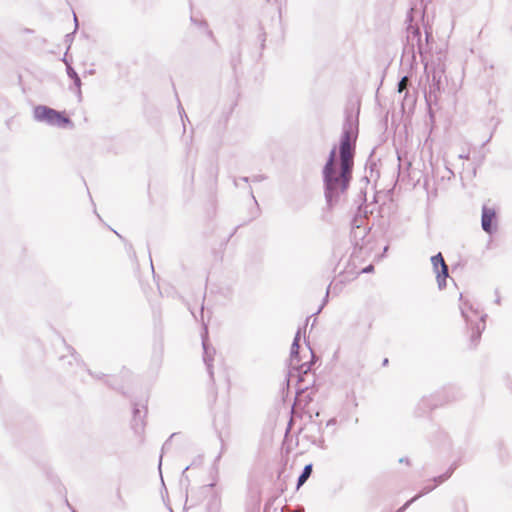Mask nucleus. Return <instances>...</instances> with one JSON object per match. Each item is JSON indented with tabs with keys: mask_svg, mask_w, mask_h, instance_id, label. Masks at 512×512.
<instances>
[{
	"mask_svg": "<svg viewBox=\"0 0 512 512\" xmlns=\"http://www.w3.org/2000/svg\"><path fill=\"white\" fill-rule=\"evenodd\" d=\"M360 108L361 102L358 98H348L339 142L332 146L322 167L324 196L329 208L339 202L353 178Z\"/></svg>",
	"mask_w": 512,
	"mask_h": 512,
	"instance_id": "f257e3e1",
	"label": "nucleus"
},
{
	"mask_svg": "<svg viewBox=\"0 0 512 512\" xmlns=\"http://www.w3.org/2000/svg\"><path fill=\"white\" fill-rule=\"evenodd\" d=\"M308 349L311 353V359L290 368L288 376H294L297 378L296 381V396L301 397L302 393H306L309 390L318 389L316 385V374L312 371L314 361L317 360L310 343L305 341Z\"/></svg>",
	"mask_w": 512,
	"mask_h": 512,
	"instance_id": "f03ea898",
	"label": "nucleus"
},
{
	"mask_svg": "<svg viewBox=\"0 0 512 512\" xmlns=\"http://www.w3.org/2000/svg\"><path fill=\"white\" fill-rule=\"evenodd\" d=\"M33 117L37 122L45 123L58 128H73L74 123L65 111H58L47 105H36L33 108Z\"/></svg>",
	"mask_w": 512,
	"mask_h": 512,
	"instance_id": "7ed1b4c3",
	"label": "nucleus"
},
{
	"mask_svg": "<svg viewBox=\"0 0 512 512\" xmlns=\"http://www.w3.org/2000/svg\"><path fill=\"white\" fill-rule=\"evenodd\" d=\"M406 44L404 46V52L412 53L413 55L417 52L421 60L425 59V55L432 50L431 44H427L422 38L421 29L417 24L413 23L410 19V15L406 18Z\"/></svg>",
	"mask_w": 512,
	"mask_h": 512,
	"instance_id": "20e7f679",
	"label": "nucleus"
},
{
	"mask_svg": "<svg viewBox=\"0 0 512 512\" xmlns=\"http://www.w3.org/2000/svg\"><path fill=\"white\" fill-rule=\"evenodd\" d=\"M460 460H455L450 466L449 468L443 473V474H440L438 476H435L433 477L432 479H430L429 481L430 482H433L432 485L430 484H426L419 493H417L415 496H413L411 499H409L410 501H412V503H414L415 501H417L419 498L423 497L424 495L432 492L437 486L441 485L442 483H444L445 481H447L451 476L452 474L454 473V471L460 466Z\"/></svg>",
	"mask_w": 512,
	"mask_h": 512,
	"instance_id": "39448f33",
	"label": "nucleus"
},
{
	"mask_svg": "<svg viewBox=\"0 0 512 512\" xmlns=\"http://www.w3.org/2000/svg\"><path fill=\"white\" fill-rule=\"evenodd\" d=\"M147 412V400L145 403L132 401L131 428L136 435H141L144 432Z\"/></svg>",
	"mask_w": 512,
	"mask_h": 512,
	"instance_id": "423d86ee",
	"label": "nucleus"
},
{
	"mask_svg": "<svg viewBox=\"0 0 512 512\" xmlns=\"http://www.w3.org/2000/svg\"><path fill=\"white\" fill-rule=\"evenodd\" d=\"M430 260L433 272L436 275L438 288L443 290L447 286V278L449 277L448 265L446 264L441 252L433 255Z\"/></svg>",
	"mask_w": 512,
	"mask_h": 512,
	"instance_id": "0eeeda50",
	"label": "nucleus"
},
{
	"mask_svg": "<svg viewBox=\"0 0 512 512\" xmlns=\"http://www.w3.org/2000/svg\"><path fill=\"white\" fill-rule=\"evenodd\" d=\"M481 227L488 235H493L498 230V216L495 208L482 206Z\"/></svg>",
	"mask_w": 512,
	"mask_h": 512,
	"instance_id": "6e6552de",
	"label": "nucleus"
},
{
	"mask_svg": "<svg viewBox=\"0 0 512 512\" xmlns=\"http://www.w3.org/2000/svg\"><path fill=\"white\" fill-rule=\"evenodd\" d=\"M201 338H202V348H203V362L206 366V369L210 376V379L213 380V377H214L213 359H214L215 349L209 343L208 329L206 326H204V328H203V331L201 333Z\"/></svg>",
	"mask_w": 512,
	"mask_h": 512,
	"instance_id": "1a4fd4ad",
	"label": "nucleus"
},
{
	"mask_svg": "<svg viewBox=\"0 0 512 512\" xmlns=\"http://www.w3.org/2000/svg\"><path fill=\"white\" fill-rule=\"evenodd\" d=\"M486 318L487 314H483L480 317V321L478 323H471L470 329H471V335H470V342L471 345L474 347L479 343L481 339L482 332L484 331L486 327Z\"/></svg>",
	"mask_w": 512,
	"mask_h": 512,
	"instance_id": "9d476101",
	"label": "nucleus"
},
{
	"mask_svg": "<svg viewBox=\"0 0 512 512\" xmlns=\"http://www.w3.org/2000/svg\"><path fill=\"white\" fill-rule=\"evenodd\" d=\"M66 73L69 79L73 82V86L75 87V93L77 95L78 101L82 100V81L80 76L78 75L77 71L74 69V67L71 64H68L66 67Z\"/></svg>",
	"mask_w": 512,
	"mask_h": 512,
	"instance_id": "9b49d317",
	"label": "nucleus"
},
{
	"mask_svg": "<svg viewBox=\"0 0 512 512\" xmlns=\"http://www.w3.org/2000/svg\"><path fill=\"white\" fill-rule=\"evenodd\" d=\"M300 350V343L298 341H292L291 348H290V356H289V365L288 368H293L296 365L301 364V358L299 355Z\"/></svg>",
	"mask_w": 512,
	"mask_h": 512,
	"instance_id": "f8f14e48",
	"label": "nucleus"
},
{
	"mask_svg": "<svg viewBox=\"0 0 512 512\" xmlns=\"http://www.w3.org/2000/svg\"><path fill=\"white\" fill-rule=\"evenodd\" d=\"M312 472H313V464L312 463L306 464L303 467L300 475L297 478L296 489H299L301 486H303L306 483V481L311 476Z\"/></svg>",
	"mask_w": 512,
	"mask_h": 512,
	"instance_id": "ddd939ff",
	"label": "nucleus"
},
{
	"mask_svg": "<svg viewBox=\"0 0 512 512\" xmlns=\"http://www.w3.org/2000/svg\"><path fill=\"white\" fill-rule=\"evenodd\" d=\"M428 80H429V84H428V88H426V89L430 90L432 92L434 91V92L440 93L441 87H442L440 73L434 71L432 73L431 79L428 78Z\"/></svg>",
	"mask_w": 512,
	"mask_h": 512,
	"instance_id": "4468645a",
	"label": "nucleus"
},
{
	"mask_svg": "<svg viewBox=\"0 0 512 512\" xmlns=\"http://www.w3.org/2000/svg\"><path fill=\"white\" fill-rule=\"evenodd\" d=\"M190 21L192 24L198 26L199 28H202L205 30V33L206 35L211 38L212 40H214V34H213V31L211 29H209V26H208V22L205 20V19H198L197 17H195L194 15H191L190 16Z\"/></svg>",
	"mask_w": 512,
	"mask_h": 512,
	"instance_id": "2eb2a0df",
	"label": "nucleus"
},
{
	"mask_svg": "<svg viewBox=\"0 0 512 512\" xmlns=\"http://www.w3.org/2000/svg\"><path fill=\"white\" fill-rule=\"evenodd\" d=\"M438 406L437 403L433 402L430 398H423L420 403L418 404V410H421L422 415L423 413H426L427 410L431 411L435 409Z\"/></svg>",
	"mask_w": 512,
	"mask_h": 512,
	"instance_id": "dca6fc26",
	"label": "nucleus"
},
{
	"mask_svg": "<svg viewBox=\"0 0 512 512\" xmlns=\"http://www.w3.org/2000/svg\"><path fill=\"white\" fill-rule=\"evenodd\" d=\"M438 94L439 93L434 92V91L432 92L430 90H427L426 88L424 89V97H425V101H426V104H427V107L429 110L431 109V106L433 104L437 103Z\"/></svg>",
	"mask_w": 512,
	"mask_h": 512,
	"instance_id": "f3484780",
	"label": "nucleus"
},
{
	"mask_svg": "<svg viewBox=\"0 0 512 512\" xmlns=\"http://www.w3.org/2000/svg\"><path fill=\"white\" fill-rule=\"evenodd\" d=\"M454 512H468L467 503L465 499L458 498L453 501Z\"/></svg>",
	"mask_w": 512,
	"mask_h": 512,
	"instance_id": "a211bd4d",
	"label": "nucleus"
},
{
	"mask_svg": "<svg viewBox=\"0 0 512 512\" xmlns=\"http://www.w3.org/2000/svg\"><path fill=\"white\" fill-rule=\"evenodd\" d=\"M193 465H195V462H193L191 465L186 466L185 469L182 471V474H181L180 485H181V487H185L186 493L188 492V487L190 485V480H189V477L187 475V471Z\"/></svg>",
	"mask_w": 512,
	"mask_h": 512,
	"instance_id": "6ab92c4d",
	"label": "nucleus"
},
{
	"mask_svg": "<svg viewBox=\"0 0 512 512\" xmlns=\"http://www.w3.org/2000/svg\"><path fill=\"white\" fill-rule=\"evenodd\" d=\"M110 388L119 391L121 394L126 395V392L123 390V385L120 384L116 378L113 380H106L105 382Z\"/></svg>",
	"mask_w": 512,
	"mask_h": 512,
	"instance_id": "aec40b11",
	"label": "nucleus"
},
{
	"mask_svg": "<svg viewBox=\"0 0 512 512\" xmlns=\"http://www.w3.org/2000/svg\"><path fill=\"white\" fill-rule=\"evenodd\" d=\"M74 21H75V29L73 32L71 33H67L65 35V43L68 45V48L71 46L73 40H74V37H75V33L77 31V28H78V21H77V17L74 15Z\"/></svg>",
	"mask_w": 512,
	"mask_h": 512,
	"instance_id": "412c9836",
	"label": "nucleus"
},
{
	"mask_svg": "<svg viewBox=\"0 0 512 512\" xmlns=\"http://www.w3.org/2000/svg\"><path fill=\"white\" fill-rule=\"evenodd\" d=\"M318 391V389L309 390L304 393V398L301 400L304 403V407L308 406L313 401V395Z\"/></svg>",
	"mask_w": 512,
	"mask_h": 512,
	"instance_id": "4be33fe9",
	"label": "nucleus"
},
{
	"mask_svg": "<svg viewBox=\"0 0 512 512\" xmlns=\"http://www.w3.org/2000/svg\"><path fill=\"white\" fill-rule=\"evenodd\" d=\"M424 32H425V42L427 44H431V46L433 45V42H434V38H433V33H432V28L430 26H425L424 27Z\"/></svg>",
	"mask_w": 512,
	"mask_h": 512,
	"instance_id": "5701e85b",
	"label": "nucleus"
},
{
	"mask_svg": "<svg viewBox=\"0 0 512 512\" xmlns=\"http://www.w3.org/2000/svg\"><path fill=\"white\" fill-rule=\"evenodd\" d=\"M369 169L370 176L373 177L374 173L376 174V177H379V171L377 170V164L374 161H368L366 163V169Z\"/></svg>",
	"mask_w": 512,
	"mask_h": 512,
	"instance_id": "b1692460",
	"label": "nucleus"
},
{
	"mask_svg": "<svg viewBox=\"0 0 512 512\" xmlns=\"http://www.w3.org/2000/svg\"><path fill=\"white\" fill-rule=\"evenodd\" d=\"M250 195H251V197H252V199H253V201L255 203V206H256L255 210L252 212L251 218L249 219V221H252V220H254L255 218H257L259 216L260 208H259V205L257 203V200H256V198H255L251 188H250Z\"/></svg>",
	"mask_w": 512,
	"mask_h": 512,
	"instance_id": "393cba45",
	"label": "nucleus"
},
{
	"mask_svg": "<svg viewBox=\"0 0 512 512\" xmlns=\"http://www.w3.org/2000/svg\"><path fill=\"white\" fill-rule=\"evenodd\" d=\"M312 444L321 448V449H325L326 448V444H325V440L322 436H320L319 438H313L312 440Z\"/></svg>",
	"mask_w": 512,
	"mask_h": 512,
	"instance_id": "a878e982",
	"label": "nucleus"
},
{
	"mask_svg": "<svg viewBox=\"0 0 512 512\" xmlns=\"http://www.w3.org/2000/svg\"><path fill=\"white\" fill-rule=\"evenodd\" d=\"M260 34L258 36L259 40H260V47L261 49L263 50L265 48V42H266V33L265 31L263 30V27L260 26Z\"/></svg>",
	"mask_w": 512,
	"mask_h": 512,
	"instance_id": "bb28decb",
	"label": "nucleus"
},
{
	"mask_svg": "<svg viewBox=\"0 0 512 512\" xmlns=\"http://www.w3.org/2000/svg\"><path fill=\"white\" fill-rule=\"evenodd\" d=\"M176 436V433H172L170 437L164 442L162 446V452H164L166 449H168L171 446V439Z\"/></svg>",
	"mask_w": 512,
	"mask_h": 512,
	"instance_id": "cd10ccee",
	"label": "nucleus"
},
{
	"mask_svg": "<svg viewBox=\"0 0 512 512\" xmlns=\"http://www.w3.org/2000/svg\"><path fill=\"white\" fill-rule=\"evenodd\" d=\"M412 501L407 500L401 507H399L395 512H405L411 505Z\"/></svg>",
	"mask_w": 512,
	"mask_h": 512,
	"instance_id": "c85d7f7f",
	"label": "nucleus"
},
{
	"mask_svg": "<svg viewBox=\"0 0 512 512\" xmlns=\"http://www.w3.org/2000/svg\"><path fill=\"white\" fill-rule=\"evenodd\" d=\"M330 287H331V284L327 287V290H326V295L323 299V302L322 304L320 305L319 309H318V312L321 311V309L326 305L327 301H328V294H329V291H330Z\"/></svg>",
	"mask_w": 512,
	"mask_h": 512,
	"instance_id": "c756f323",
	"label": "nucleus"
},
{
	"mask_svg": "<svg viewBox=\"0 0 512 512\" xmlns=\"http://www.w3.org/2000/svg\"><path fill=\"white\" fill-rule=\"evenodd\" d=\"M67 350L71 354V356L77 361L79 358V354L72 346H67Z\"/></svg>",
	"mask_w": 512,
	"mask_h": 512,
	"instance_id": "7c9ffc66",
	"label": "nucleus"
},
{
	"mask_svg": "<svg viewBox=\"0 0 512 512\" xmlns=\"http://www.w3.org/2000/svg\"><path fill=\"white\" fill-rule=\"evenodd\" d=\"M266 179V176L263 175V174H258V175H255L253 176V178L251 179L253 182H261L263 180Z\"/></svg>",
	"mask_w": 512,
	"mask_h": 512,
	"instance_id": "2f4dec72",
	"label": "nucleus"
},
{
	"mask_svg": "<svg viewBox=\"0 0 512 512\" xmlns=\"http://www.w3.org/2000/svg\"><path fill=\"white\" fill-rule=\"evenodd\" d=\"M405 79L406 77H403L397 84V87H398V92L401 93L404 89V85H405Z\"/></svg>",
	"mask_w": 512,
	"mask_h": 512,
	"instance_id": "473e14b6",
	"label": "nucleus"
},
{
	"mask_svg": "<svg viewBox=\"0 0 512 512\" xmlns=\"http://www.w3.org/2000/svg\"><path fill=\"white\" fill-rule=\"evenodd\" d=\"M373 271H374V266L372 264H369L362 269V273H371Z\"/></svg>",
	"mask_w": 512,
	"mask_h": 512,
	"instance_id": "72a5a7b5",
	"label": "nucleus"
},
{
	"mask_svg": "<svg viewBox=\"0 0 512 512\" xmlns=\"http://www.w3.org/2000/svg\"><path fill=\"white\" fill-rule=\"evenodd\" d=\"M178 108H179V113H180L181 118L185 117L186 119H188L181 103H179ZM182 121L184 122V119H182Z\"/></svg>",
	"mask_w": 512,
	"mask_h": 512,
	"instance_id": "f704fd0d",
	"label": "nucleus"
},
{
	"mask_svg": "<svg viewBox=\"0 0 512 512\" xmlns=\"http://www.w3.org/2000/svg\"><path fill=\"white\" fill-rule=\"evenodd\" d=\"M460 309H461V315H462V317L465 319V321H466L467 325H469V324H470V321H469L468 315H467V314H466V312H465V308H464V307H461Z\"/></svg>",
	"mask_w": 512,
	"mask_h": 512,
	"instance_id": "c9c22d12",
	"label": "nucleus"
},
{
	"mask_svg": "<svg viewBox=\"0 0 512 512\" xmlns=\"http://www.w3.org/2000/svg\"><path fill=\"white\" fill-rule=\"evenodd\" d=\"M301 333H302V332H301V329L299 328V329L297 330V332H296L295 336H294L293 341H296V340H297V341H298V343H300V340H301Z\"/></svg>",
	"mask_w": 512,
	"mask_h": 512,
	"instance_id": "e433bc0d",
	"label": "nucleus"
},
{
	"mask_svg": "<svg viewBox=\"0 0 512 512\" xmlns=\"http://www.w3.org/2000/svg\"><path fill=\"white\" fill-rule=\"evenodd\" d=\"M337 423V420L336 418H330L327 423H326V426H333Z\"/></svg>",
	"mask_w": 512,
	"mask_h": 512,
	"instance_id": "4c0bfd02",
	"label": "nucleus"
},
{
	"mask_svg": "<svg viewBox=\"0 0 512 512\" xmlns=\"http://www.w3.org/2000/svg\"><path fill=\"white\" fill-rule=\"evenodd\" d=\"M491 121H495L493 130H495L501 122L500 119L494 117L491 118Z\"/></svg>",
	"mask_w": 512,
	"mask_h": 512,
	"instance_id": "58836bf2",
	"label": "nucleus"
},
{
	"mask_svg": "<svg viewBox=\"0 0 512 512\" xmlns=\"http://www.w3.org/2000/svg\"><path fill=\"white\" fill-rule=\"evenodd\" d=\"M313 426H316V430H317V432H319V433L321 432L320 424H318V423H316V422L311 421V427H313Z\"/></svg>",
	"mask_w": 512,
	"mask_h": 512,
	"instance_id": "ea45409f",
	"label": "nucleus"
},
{
	"mask_svg": "<svg viewBox=\"0 0 512 512\" xmlns=\"http://www.w3.org/2000/svg\"><path fill=\"white\" fill-rule=\"evenodd\" d=\"M121 374H122V378H123V379H125V378H127V377L130 375V372H129L128 370H125V369H124V370L121 372Z\"/></svg>",
	"mask_w": 512,
	"mask_h": 512,
	"instance_id": "a19ab883",
	"label": "nucleus"
},
{
	"mask_svg": "<svg viewBox=\"0 0 512 512\" xmlns=\"http://www.w3.org/2000/svg\"><path fill=\"white\" fill-rule=\"evenodd\" d=\"M399 462L409 464V459L407 457H402L399 459Z\"/></svg>",
	"mask_w": 512,
	"mask_h": 512,
	"instance_id": "79ce46f5",
	"label": "nucleus"
},
{
	"mask_svg": "<svg viewBox=\"0 0 512 512\" xmlns=\"http://www.w3.org/2000/svg\"><path fill=\"white\" fill-rule=\"evenodd\" d=\"M239 180H241V181H243V182H245V183H249L250 178H249V177H247V176H243V177H240V178H239Z\"/></svg>",
	"mask_w": 512,
	"mask_h": 512,
	"instance_id": "37998d69",
	"label": "nucleus"
},
{
	"mask_svg": "<svg viewBox=\"0 0 512 512\" xmlns=\"http://www.w3.org/2000/svg\"><path fill=\"white\" fill-rule=\"evenodd\" d=\"M89 374H90V375H92V376H94V377H96L97 379H101V378H102V376H104V374H94V373H92L91 371H89Z\"/></svg>",
	"mask_w": 512,
	"mask_h": 512,
	"instance_id": "c03bdc74",
	"label": "nucleus"
},
{
	"mask_svg": "<svg viewBox=\"0 0 512 512\" xmlns=\"http://www.w3.org/2000/svg\"><path fill=\"white\" fill-rule=\"evenodd\" d=\"M231 295H232V291L230 289H227L226 291H224L225 297H230Z\"/></svg>",
	"mask_w": 512,
	"mask_h": 512,
	"instance_id": "a18cd8bd",
	"label": "nucleus"
},
{
	"mask_svg": "<svg viewBox=\"0 0 512 512\" xmlns=\"http://www.w3.org/2000/svg\"><path fill=\"white\" fill-rule=\"evenodd\" d=\"M271 503H266L263 512H269Z\"/></svg>",
	"mask_w": 512,
	"mask_h": 512,
	"instance_id": "49530a36",
	"label": "nucleus"
},
{
	"mask_svg": "<svg viewBox=\"0 0 512 512\" xmlns=\"http://www.w3.org/2000/svg\"><path fill=\"white\" fill-rule=\"evenodd\" d=\"M389 364V359L388 358H384L383 361H382V366L385 367V366H388Z\"/></svg>",
	"mask_w": 512,
	"mask_h": 512,
	"instance_id": "de8ad7c7",
	"label": "nucleus"
},
{
	"mask_svg": "<svg viewBox=\"0 0 512 512\" xmlns=\"http://www.w3.org/2000/svg\"><path fill=\"white\" fill-rule=\"evenodd\" d=\"M213 486H214V484H213V483H211V484H209V485H204V486L202 487V489L206 491V490H208V489L212 488Z\"/></svg>",
	"mask_w": 512,
	"mask_h": 512,
	"instance_id": "09e8293b",
	"label": "nucleus"
},
{
	"mask_svg": "<svg viewBox=\"0 0 512 512\" xmlns=\"http://www.w3.org/2000/svg\"><path fill=\"white\" fill-rule=\"evenodd\" d=\"M304 437H305L306 439H308L311 443H312L313 438H317V437H316V436H314V435H305Z\"/></svg>",
	"mask_w": 512,
	"mask_h": 512,
	"instance_id": "8fccbe9b",
	"label": "nucleus"
},
{
	"mask_svg": "<svg viewBox=\"0 0 512 512\" xmlns=\"http://www.w3.org/2000/svg\"><path fill=\"white\" fill-rule=\"evenodd\" d=\"M62 61L66 64V66H67L68 64H71V63L68 61L66 54L64 55V57H63Z\"/></svg>",
	"mask_w": 512,
	"mask_h": 512,
	"instance_id": "3c124183",
	"label": "nucleus"
},
{
	"mask_svg": "<svg viewBox=\"0 0 512 512\" xmlns=\"http://www.w3.org/2000/svg\"><path fill=\"white\" fill-rule=\"evenodd\" d=\"M65 502H66L67 506L72 510V512H77V511H76V510H75V509H74V508L69 504V502H68V500H67V499L65 500Z\"/></svg>",
	"mask_w": 512,
	"mask_h": 512,
	"instance_id": "603ef678",
	"label": "nucleus"
},
{
	"mask_svg": "<svg viewBox=\"0 0 512 512\" xmlns=\"http://www.w3.org/2000/svg\"><path fill=\"white\" fill-rule=\"evenodd\" d=\"M94 73H95V70H94V69H90V70H87V71L85 72V74H89V75H92V74H94Z\"/></svg>",
	"mask_w": 512,
	"mask_h": 512,
	"instance_id": "864d4df0",
	"label": "nucleus"
},
{
	"mask_svg": "<svg viewBox=\"0 0 512 512\" xmlns=\"http://www.w3.org/2000/svg\"><path fill=\"white\" fill-rule=\"evenodd\" d=\"M220 458H221V453H219V454L216 456V458H215V460H214V464H215L216 462H218V461L220 460Z\"/></svg>",
	"mask_w": 512,
	"mask_h": 512,
	"instance_id": "5fc2aeb1",
	"label": "nucleus"
},
{
	"mask_svg": "<svg viewBox=\"0 0 512 512\" xmlns=\"http://www.w3.org/2000/svg\"><path fill=\"white\" fill-rule=\"evenodd\" d=\"M500 300H501V299H500V296H499V295H497V297H496V299H495V303L500 304Z\"/></svg>",
	"mask_w": 512,
	"mask_h": 512,
	"instance_id": "6e6d98bb",
	"label": "nucleus"
},
{
	"mask_svg": "<svg viewBox=\"0 0 512 512\" xmlns=\"http://www.w3.org/2000/svg\"><path fill=\"white\" fill-rule=\"evenodd\" d=\"M233 182H234V186H235V187H238V180H237L236 178H234V181H233Z\"/></svg>",
	"mask_w": 512,
	"mask_h": 512,
	"instance_id": "4d7b16f0",
	"label": "nucleus"
},
{
	"mask_svg": "<svg viewBox=\"0 0 512 512\" xmlns=\"http://www.w3.org/2000/svg\"><path fill=\"white\" fill-rule=\"evenodd\" d=\"M491 138H492V134H491V135H490V137H489V138H488V139L483 143V145H485L486 143L490 142Z\"/></svg>",
	"mask_w": 512,
	"mask_h": 512,
	"instance_id": "13d9d810",
	"label": "nucleus"
},
{
	"mask_svg": "<svg viewBox=\"0 0 512 512\" xmlns=\"http://www.w3.org/2000/svg\"><path fill=\"white\" fill-rule=\"evenodd\" d=\"M161 463H162V454L160 455L159 467L161 466Z\"/></svg>",
	"mask_w": 512,
	"mask_h": 512,
	"instance_id": "bf43d9fd",
	"label": "nucleus"
},
{
	"mask_svg": "<svg viewBox=\"0 0 512 512\" xmlns=\"http://www.w3.org/2000/svg\"><path fill=\"white\" fill-rule=\"evenodd\" d=\"M411 12H413V9H410V12H408L407 16L410 15V19L412 20Z\"/></svg>",
	"mask_w": 512,
	"mask_h": 512,
	"instance_id": "052dcab7",
	"label": "nucleus"
},
{
	"mask_svg": "<svg viewBox=\"0 0 512 512\" xmlns=\"http://www.w3.org/2000/svg\"><path fill=\"white\" fill-rule=\"evenodd\" d=\"M460 158H468V155L467 156H466V154L460 155Z\"/></svg>",
	"mask_w": 512,
	"mask_h": 512,
	"instance_id": "680f3d73",
	"label": "nucleus"
},
{
	"mask_svg": "<svg viewBox=\"0 0 512 512\" xmlns=\"http://www.w3.org/2000/svg\"><path fill=\"white\" fill-rule=\"evenodd\" d=\"M460 158H468V155L467 156H466V154L460 155Z\"/></svg>",
	"mask_w": 512,
	"mask_h": 512,
	"instance_id": "e2e57ef3",
	"label": "nucleus"
},
{
	"mask_svg": "<svg viewBox=\"0 0 512 512\" xmlns=\"http://www.w3.org/2000/svg\"><path fill=\"white\" fill-rule=\"evenodd\" d=\"M387 250H388V246H385L383 252L385 253V252H387Z\"/></svg>",
	"mask_w": 512,
	"mask_h": 512,
	"instance_id": "0e129e2a",
	"label": "nucleus"
},
{
	"mask_svg": "<svg viewBox=\"0 0 512 512\" xmlns=\"http://www.w3.org/2000/svg\"><path fill=\"white\" fill-rule=\"evenodd\" d=\"M117 495H118V497H119V498H121V493H120V491H119V490H118V492H117Z\"/></svg>",
	"mask_w": 512,
	"mask_h": 512,
	"instance_id": "69168bd1",
	"label": "nucleus"
},
{
	"mask_svg": "<svg viewBox=\"0 0 512 512\" xmlns=\"http://www.w3.org/2000/svg\"><path fill=\"white\" fill-rule=\"evenodd\" d=\"M114 232L117 234L118 238H122L120 234H118L116 231Z\"/></svg>",
	"mask_w": 512,
	"mask_h": 512,
	"instance_id": "338daca9",
	"label": "nucleus"
},
{
	"mask_svg": "<svg viewBox=\"0 0 512 512\" xmlns=\"http://www.w3.org/2000/svg\"><path fill=\"white\" fill-rule=\"evenodd\" d=\"M219 438H220L221 442L223 443L222 435L221 434H219Z\"/></svg>",
	"mask_w": 512,
	"mask_h": 512,
	"instance_id": "774afa93",
	"label": "nucleus"
}]
</instances>
